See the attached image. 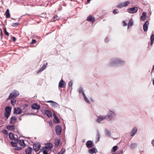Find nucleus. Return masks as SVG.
Masks as SVG:
<instances>
[{
    "label": "nucleus",
    "mask_w": 154,
    "mask_h": 154,
    "mask_svg": "<svg viewBox=\"0 0 154 154\" xmlns=\"http://www.w3.org/2000/svg\"><path fill=\"white\" fill-rule=\"evenodd\" d=\"M19 94V92L17 91L16 90L13 91L12 93L10 94L7 100H8L13 98H15L16 97H17Z\"/></svg>",
    "instance_id": "1"
},
{
    "label": "nucleus",
    "mask_w": 154,
    "mask_h": 154,
    "mask_svg": "<svg viewBox=\"0 0 154 154\" xmlns=\"http://www.w3.org/2000/svg\"><path fill=\"white\" fill-rule=\"evenodd\" d=\"M124 63V62L123 60H120L119 59H116L114 60V61H112L110 64V66H112V64H118L119 65H122Z\"/></svg>",
    "instance_id": "2"
},
{
    "label": "nucleus",
    "mask_w": 154,
    "mask_h": 154,
    "mask_svg": "<svg viewBox=\"0 0 154 154\" xmlns=\"http://www.w3.org/2000/svg\"><path fill=\"white\" fill-rule=\"evenodd\" d=\"M19 144L22 146L21 147H17L13 148V149L15 150L18 151L21 149L22 148L25 147V144L24 142V140H20L18 142Z\"/></svg>",
    "instance_id": "3"
},
{
    "label": "nucleus",
    "mask_w": 154,
    "mask_h": 154,
    "mask_svg": "<svg viewBox=\"0 0 154 154\" xmlns=\"http://www.w3.org/2000/svg\"><path fill=\"white\" fill-rule=\"evenodd\" d=\"M138 10V8L136 7H134L127 9L128 12L130 13L133 14L136 13Z\"/></svg>",
    "instance_id": "4"
},
{
    "label": "nucleus",
    "mask_w": 154,
    "mask_h": 154,
    "mask_svg": "<svg viewBox=\"0 0 154 154\" xmlns=\"http://www.w3.org/2000/svg\"><path fill=\"white\" fill-rule=\"evenodd\" d=\"M52 147V144L50 143H48L45 144V147L43 148V149H45L47 150L48 151L50 150L51 148Z\"/></svg>",
    "instance_id": "5"
},
{
    "label": "nucleus",
    "mask_w": 154,
    "mask_h": 154,
    "mask_svg": "<svg viewBox=\"0 0 154 154\" xmlns=\"http://www.w3.org/2000/svg\"><path fill=\"white\" fill-rule=\"evenodd\" d=\"M61 130L62 128L60 125H58L56 127V132L57 135H60V134Z\"/></svg>",
    "instance_id": "6"
},
{
    "label": "nucleus",
    "mask_w": 154,
    "mask_h": 154,
    "mask_svg": "<svg viewBox=\"0 0 154 154\" xmlns=\"http://www.w3.org/2000/svg\"><path fill=\"white\" fill-rule=\"evenodd\" d=\"M40 147V144L39 143H34L33 145V148L35 151L37 152L38 150Z\"/></svg>",
    "instance_id": "7"
},
{
    "label": "nucleus",
    "mask_w": 154,
    "mask_h": 154,
    "mask_svg": "<svg viewBox=\"0 0 154 154\" xmlns=\"http://www.w3.org/2000/svg\"><path fill=\"white\" fill-rule=\"evenodd\" d=\"M22 112L21 109L19 107H15L14 108V113L18 115Z\"/></svg>",
    "instance_id": "8"
},
{
    "label": "nucleus",
    "mask_w": 154,
    "mask_h": 154,
    "mask_svg": "<svg viewBox=\"0 0 154 154\" xmlns=\"http://www.w3.org/2000/svg\"><path fill=\"white\" fill-rule=\"evenodd\" d=\"M66 84L64 81L61 79L59 83V87L60 88H65L66 87Z\"/></svg>",
    "instance_id": "9"
},
{
    "label": "nucleus",
    "mask_w": 154,
    "mask_h": 154,
    "mask_svg": "<svg viewBox=\"0 0 154 154\" xmlns=\"http://www.w3.org/2000/svg\"><path fill=\"white\" fill-rule=\"evenodd\" d=\"M31 107L33 109L38 110L40 108V106L36 103H34L32 104Z\"/></svg>",
    "instance_id": "10"
},
{
    "label": "nucleus",
    "mask_w": 154,
    "mask_h": 154,
    "mask_svg": "<svg viewBox=\"0 0 154 154\" xmlns=\"http://www.w3.org/2000/svg\"><path fill=\"white\" fill-rule=\"evenodd\" d=\"M106 118L107 117L106 116H98L96 121L97 122L99 123L104 119H106Z\"/></svg>",
    "instance_id": "11"
},
{
    "label": "nucleus",
    "mask_w": 154,
    "mask_h": 154,
    "mask_svg": "<svg viewBox=\"0 0 154 154\" xmlns=\"http://www.w3.org/2000/svg\"><path fill=\"white\" fill-rule=\"evenodd\" d=\"M149 24L148 21H146L145 24L143 25V29L144 32H146L148 30V25Z\"/></svg>",
    "instance_id": "12"
},
{
    "label": "nucleus",
    "mask_w": 154,
    "mask_h": 154,
    "mask_svg": "<svg viewBox=\"0 0 154 154\" xmlns=\"http://www.w3.org/2000/svg\"><path fill=\"white\" fill-rule=\"evenodd\" d=\"M44 111L45 114L48 117L50 118L51 117L52 113L50 111L45 110Z\"/></svg>",
    "instance_id": "13"
},
{
    "label": "nucleus",
    "mask_w": 154,
    "mask_h": 154,
    "mask_svg": "<svg viewBox=\"0 0 154 154\" xmlns=\"http://www.w3.org/2000/svg\"><path fill=\"white\" fill-rule=\"evenodd\" d=\"M137 129L136 127L134 128L130 133L131 136H134L137 133Z\"/></svg>",
    "instance_id": "14"
},
{
    "label": "nucleus",
    "mask_w": 154,
    "mask_h": 154,
    "mask_svg": "<svg viewBox=\"0 0 154 154\" xmlns=\"http://www.w3.org/2000/svg\"><path fill=\"white\" fill-rule=\"evenodd\" d=\"M86 145L88 148H91L93 146V143L91 140H88L86 143Z\"/></svg>",
    "instance_id": "15"
},
{
    "label": "nucleus",
    "mask_w": 154,
    "mask_h": 154,
    "mask_svg": "<svg viewBox=\"0 0 154 154\" xmlns=\"http://www.w3.org/2000/svg\"><path fill=\"white\" fill-rule=\"evenodd\" d=\"M17 120V118L15 116H12L10 119V123L11 124H14L15 123Z\"/></svg>",
    "instance_id": "16"
},
{
    "label": "nucleus",
    "mask_w": 154,
    "mask_h": 154,
    "mask_svg": "<svg viewBox=\"0 0 154 154\" xmlns=\"http://www.w3.org/2000/svg\"><path fill=\"white\" fill-rule=\"evenodd\" d=\"M32 150V148L31 147L29 146L26 149V154H31Z\"/></svg>",
    "instance_id": "17"
},
{
    "label": "nucleus",
    "mask_w": 154,
    "mask_h": 154,
    "mask_svg": "<svg viewBox=\"0 0 154 154\" xmlns=\"http://www.w3.org/2000/svg\"><path fill=\"white\" fill-rule=\"evenodd\" d=\"M97 149L96 148H94L92 149H90L88 150V152L90 154H93L97 152Z\"/></svg>",
    "instance_id": "18"
},
{
    "label": "nucleus",
    "mask_w": 154,
    "mask_h": 154,
    "mask_svg": "<svg viewBox=\"0 0 154 154\" xmlns=\"http://www.w3.org/2000/svg\"><path fill=\"white\" fill-rule=\"evenodd\" d=\"M94 19V17H92L91 16H90L88 17L87 20L89 22L91 21L92 23H93L95 20Z\"/></svg>",
    "instance_id": "19"
},
{
    "label": "nucleus",
    "mask_w": 154,
    "mask_h": 154,
    "mask_svg": "<svg viewBox=\"0 0 154 154\" xmlns=\"http://www.w3.org/2000/svg\"><path fill=\"white\" fill-rule=\"evenodd\" d=\"M146 12H143L142 13V15L140 17V18L141 20L144 21L146 19Z\"/></svg>",
    "instance_id": "20"
},
{
    "label": "nucleus",
    "mask_w": 154,
    "mask_h": 154,
    "mask_svg": "<svg viewBox=\"0 0 154 154\" xmlns=\"http://www.w3.org/2000/svg\"><path fill=\"white\" fill-rule=\"evenodd\" d=\"M15 126L14 125H8L7 126L6 128L7 129L10 131H12L14 129Z\"/></svg>",
    "instance_id": "21"
},
{
    "label": "nucleus",
    "mask_w": 154,
    "mask_h": 154,
    "mask_svg": "<svg viewBox=\"0 0 154 154\" xmlns=\"http://www.w3.org/2000/svg\"><path fill=\"white\" fill-rule=\"evenodd\" d=\"M130 148L131 149H133L137 147V144L136 143H133L130 144L129 146Z\"/></svg>",
    "instance_id": "22"
},
{
    "label": "nucleus",
    "mask_w": 154,
    "mask_h": 154,
    "mask_svg": "<svg viewBox=\"0 0 154 154\" xmlns=\"http://www.w3.org/2000/svg\"><path fill=\"white\" fill-rule=\"evenodd\" d=\"M11 108L10 106H7L5 108L6 112L11 113Z\"/></svg>",
    "instance_id": "23"
},
{
    "label": "nucleus",
    "mask_w": 154,
    "mask_h": 154,
    "mask_svg": "<svg viewBox=\"0 0 154 154\" xmlns=\"http://www.w3.org/2000/svg\"><path fill=\"white\" fill-rule=\"evenodd\" d=\"M5 14L7 18H9L10 17V14L9 12V11L8 9H7L6 10L5 12Z\"/></svg>",
    "instance_id": "24"
},
{
    "label": "nucleus",
    "mask_w": 154,
    "mask_h": 154,
    "mask_svg": "<svg viewBox=\"0 0 154 154\" xmlns=\"http://www.w3.org/2000/svg\"><path fill=\"white\" fill-rule=\"evenodd\" d=\"M60 19V17L57 15L54 16L53 19H52L53 21H55L56 20H59Z\"/></svg>",
    "instance_id": "25"
},
{
    "label": "nucleus",
    "mask_w": 154,
    "mask_h": 154,
    "mask_svg": "<svg viewBox=\"0 0 154 154\" xmlns=\"http://www.w3.org/2000/svg\"><path fill=\"white\" fill-rule=\"evenodd\" d=\"M151 42L150 45H152L154 41V35L152 34L150 37Z\"/></svg>",
    "instance_id": "26"
},
{
    "label": "nucleus",
    "mask_w": 154,
    "mask_h": 154,
    "mask_svg": "<svg viewBox=\"0 0 154 154\" xmlns=\"http://www.w3.org/2000/svg\"><path fill=\"white\" fill-rule=\"evenodd\" d=\"M51 106L53 107H56V108L59 107V104L57 103L56 102H54H54H53L52 103Z\"/></svg>",
    "instance_id": "27"
},
{
    "label": "nucleus",
    "mask_w": 154,
    "mask_h": 154,
    "mask_svg": "<svg viewBox=\"0 0 154 154\" xmlns=\"http://www.w3.org/2000/svg\"><path fill=\"white\" fill-rule=\"evenodd\" d=\"M3 28L4 33L5 35L7 36H8L9 35V33L7 32L6 27L5 26Z\"/></svg>",
    "instance_id": "28"
},
{
    "label": "nucleus",
    "mask_w": 154,
    "mask_h": 154,
    "mask_svg": "<svg viewBox=\"0 0 154 154\" xmlns=\"http://www.w3.org/2000/svg\"><path fill=\"white\" fill-rule=\"evenodd\" d=\"M9 138L11 140H13L14 139V135L12 133L10 132L9 134Z\"/></svg>",
    "instance_id": "29"
},
{
    "label": "nucleus",
    "mask_w": 154,
    "mask_h": 154,
    "mask_svg": "<svg viewBox=\"0 0 154 154\" xmlns=\"http://www.w3.org/2000/svg\"><path fill=\"white\" fill-rule=\"evenodd\" d=\"M12 99H11V103L12 105L14 106L16 103V100L15 99V98H13Z\"/></svg>",
    "instance_id": "30"
},
{
    "label": "nucleus",
    "mask_w": 154,
    "mask_h": 154,
    "mask_svg": "<svg viewBox=\"0 0 154 154\" xmlns=\"http://www.w3.org/2000/svg\"><path fill=\"white\" fill-rule=\"evenodd\" d=\"M11 144L13 147H15V148L17 147V143L11 141Z\"/></svg>",
    "instance_id": "31"
},
{
    "label": "nucleus",
    "mask_w": 154,
    "mask_h": 154,
    "mask_svg": "<svg viewBox=\"0 0 154 154\" xmlns=\"http://www.w3.org/2000/svg\"><path fill=\"white\" fill-rule=\"evenodd\" d=\"M130 3V2L129 1H127L123 3L124 7L127 6Z\"/></svg>",
    "instance_id": "32"
},
{
    "label": "nucleus",
    "mask_w": 154,
    "mask_h": 154,
    "mask_svg": "<svg viewBox=\"0 0 154 154\" xmlns=\"http://www.w3.org/2000/svg\"><path fill=\"white\" fill-rule=\"evenodd\" d=\"M60 143V140L59 139H57L55 140V145L56 146H58Z\"/></svg>",
    "instance_id": "33"
},
{
    "label": "nucleus",
    "mask_w": 154,
    "mask_h": 154,
    "mask_svg": "<svg viewBox=\"0 0 154 154\" xmlns=\"http://www.w3.org/2000/svg\"><path fill=\"white\" fill-rule=\"evenodd\" d=\"M48 65V63H45L44 64L43 66L41 67V69H42V70H43Z\"/></svg>",
    "instance_id": "34"
},
{
    "label": "nucleus",
    "mask_w": 154,
    "mask_h": 154,
    "mask_svg": "<svg viewBox=\"0 0 154 154\" xmlns=\"http://www.w3.org/2000/svg\"><path fill=\"white\" fill-rule=\"evenodd\" d=\"M84 98L85 100L88 103H90V101L86 97L85 94L83 95Z\"/></svg>",
    "instance_id": "35"
},
{
    "label": "nucleus",
    "mask_w": 154,
    "mask_h": 154,
    "mask_svg": "<svg viewBox=\"0 0 154 154\" xmlns=\"http://www.w3.org/2000/svg\"><path fill=\"white\" fill-rule=\"evenodd\" d=\"M117 7L119 8H121L124 7L123 3H121L117 6Z\"/></svg>",
    "instance_id": "36"
},
{
    "label": "nucleus",
    "mask_w": 154,
    "mask_h": 154,
    "mask_svg": "<svg viewBox=\"0 0 154 154\" xmlns=\"http://www.w3.org/2000/svg\"><path fill=\"white\" fill-rule=\"evenodd\" d=\"M118 146H114L112 148V152H115L118 149Z\"/></svg>",
    "instance_id": "37"
},
{
    "label": "nucleus",
    "mask_w": 154,
    "mask_h": 154,
    "mask_svg": "<svg viewBox=\"0 0 154 154\" xmlns=\"http://www.w3.org/2000/svg\"><path fill=\"white\" fill-rule=\"evenodd\" d=\"M133 25V22L131 21H130L128 23V27L129 28V27Z\"/></svg>",
    "instance_id": "38"
},
{
    "label": "nucleus",
    "mask_w": 154,
    "mask_h": 154,
    "mask_svg": "<svg viewBox=\"0 0 154 154\" xmlns=\"http://www.w3.org/2000/svg\"><path fill=\"white\" fill-rule=\"evenodd\" d=\"M10 115V113L5 112V116L8 119Z\"/></svg>",
    "instance_id": "39"
},
{
    "label": "nucleus",
    "mask_w": 154,
    "mask_h": 154,
    "mask_svg": "<svg viewBox=\"0 0 154 154\" xmlns=\"http://www.w3.org/2000/svg\"><path fill=\"white\" fill-rule=\"evenodd\" d=\"M79 93H81L82 94L83 96L84 95H85L84 92H83L82 89L81 87L79 89Z\"/></svg>",
    "instance_id": "40"
},
{
    "label": "nucleus",
    "mask_w": 154,
    "mask_h": 154,
    "mask_svg": "<svg viewBox=\"0 0 154 154\" xmlns=\"http://www.w3.org/2000/svg\"><path fill=\"white\" fill-rule=\"evenodd\" d=\"M105 132L106 133V134L109 136V137H110V132L108 130H105Z\"/></svg>",
    "instance_id": "41"
},
{
    "label": "nucleus",
    "mask_w": 154,
    "mask_h": 154,
    "mask_svg": "<svg viewBox=\"0 0 154 154\" xmlns=\"http://www.w3.org/2000/svg\"><path fill=\"white\" fill-rule=\"evenodd\" d=\"M19 25V23H13L12 26L14 27H16L18 26Z\"/></svg>",
    "instance_id": "42"
},
{
    "label": "nucleus",
    "mask_w": 154,
    "mask_h": 154,
    "mask_svg": "<svg viewBox=\"0 0 154 154\" xmlns=\"http://www.w3.org/2000/svg\"><path fill=\"white\" fill-rule=\"evenodd\" d=\"M100 137V134L99 133L98 131H97V140H98Z\"/></svg>",
    "instance_id": "43"
},
{
    "label": "nucleus",
    "mask_w": 154,
    "mask_h": 154,
    "mask_svg": "<svg viewBox=\"0 0 154 154\" xmlns=\"http://www.w3.org/2000/svg\"><path fill=\"white\" fill-rule=\"evenodd\" d=\"M112 113H111V114H110V115L107 116V117L108 119L109 120H111V118L112 117Z\"/></svg>",
    "instance_id": "44"
},
{
    "label": "nucleus",
    "mask_w": 154,
    "mask_h": 154,
    "mask_svg": "<svg viewBox=\"0 0 154 154\" xmlns=\"http://www.w3.org/2000/svg\"><path fill=\"white\" fill-rule=\"evenodd\" d=\"M43 149V154H48L47 150L45 149Z\"/></svg>",
    "instance_id": "45"
},
{
    "label": "nucleus",
    "mask_w": 154,
    "mask_h": 154,
    "mask_svg": "<svg viewBox=\"0 0 154 154\" xmlns=\"http://www.w3.org/2000/svg\"><path fill=\"white\" fill-rule=\"evenodd\" d=\"M36 41L35 39H33L32 40V42H31V44H35L36 43Z\"/></svg>",
    "instance_id": "46"
},
{
    "label": "nucleus",
    "mask_w": 154,
    "mask_h": 154,
    "mask_svg": "<svg viewBox=\"0 0 154 154\" xmlns=\"http://www.w3.org/2000/svg\"><path fill=\"white\" fill-rule=\"evenodd\" d=\"M2 132L5 134H7V131L5 129L4 130L2 131Z\"/></svg>",
    "instance_id": "47"
},
{
    "label": "nucleus",
    "mask_w": 154,
    "mask_h": 154,
    "mask_svg": "<svg viewBox=\"0 0 154 154\" xmlns=\"http://www.w3.org/2000/svg\"><path fill=\"white\" fill-rule=\"evenodd\" d=\"M72 83L71 81H70V82H69V86L70 87H71V86H72Z\"/></svg>",
    "instance_id": "48"
},
{
    "label": "nucleus",
    "mask_w": 154,
    "mask_h": 154,
    "mask_svg": "<svg viewBox=\"0 0 154 154\" xmlns=\"http://www.w3.org/2000/svg\"><path fill=\"white\" fill-rule=\"evenodd\" d=\"M42 71H43V70H42V69L40 68L39 69L38 71L37 72V73L38 74V73H39V72H41Z\"/></svg>",
    "instance_id": "49"
},
{
    "label": "nucleus",
    "mask_w": 154,
    "mask_h": 154,
    "mask_svg": "<svg viewBox=\"0 0 154 154\" xmlns=\"http://www.w3.org/2000/svg\"><path fill=\"white\" fill-rule=\"evenodd\" d=\"M12 39L14 42H15L16 41V38L14 37H12Z\"/></svg>",
    "instance_id": "50"
},
{
    "label": "nucleus",
    "mask_w": 154,
    "mask_h": 154,
    "mask_svg": "<svg viewBox=\"0 0 154 154\" xmlns=\"http://www.w3.org/2000/svg\"><path fill=\"white\" fill-rule=\"evenodd\" d=\"M55 119H56L57 120V122L59 123V120L57 118V117L55 116Z\"/></svg>",
    "instance_id": "51"
},
{
    "label": "nucleus",
    "mask_w": 154,
    "mask_h": 154,
    "mask_svg": "<svg viewBox=\"0 0 154 154\" xmlns=\"http://www.w3.org/2000/svg\"><path fill=\"white\" fill-rule=\"evenodd\" d=\"M113 13L114 14H116L118 13V12L116 11V10H115L113 11Z\"/></svg>",
    "instance_id": "52"
},
{
    "label": "nucleus",
    "mask_w": 154,
    "mask_h": 154,
    "mask_svg": "<svg viewBox=\"0 0 154 154\" xmlns=\"http://www.w3.org/2000/svg\"><path fill=\"white\" fill-rule=\"evenodd\" d=\"M151 143L153 146H154V139L152 141Z\"/></svg>",
    "instance_id": "53"
},
{
    "label": "nucleus",
    "mask_w": 154,
    "mask_h": 154,
    "mask_svg": "<svg viewBox=\"0 0 154 154\" xmlns=\"http://www.w3.org/2000/svg\"><path fill=\"white\" fill-rule=\"evenodd\" d=\"M105 42H106L108 41V38H106L105 39Z\"/></svg>",
    "instance_id": "54"
},
{
    "label": "nucleus",
    "mask_w": 154,
    "mask_h": 154,
    "mask_svg": "<svg viewBox=\"0 0 154 154\" xmlns=\"http://www.w3.org/2000/svg\"><path fill=\"white\" fill-rule=\"evenodd\" d=\"M54 101H52V100H49L47 102V103H52L54 102Z\"/></svg>",
    "instance_id": "55"
},
{
    "label": "nucleus",
    "mask_w": 154,
    "mask_h": 154,
    "mask_svg": "<svg viewBox=\"0 0 154 154\" xmlns=\"http://www.w3.org/2000/svg\"><path fill=\"white\" fill-rule=\"evenodd\" d=\"M152 72H154V65L153 66L152 69V70L151 71Z\"/></svg>",
    "instance_id": "56"
},
{
    "label": "nucleus",
    "mask_w": 154,
    "mask_h": 154,
    "mask_svg": "<svg viewBox=\"0 0 154 154\" xmlns=\"http://www.w3.org/2000/svg\"><path fill=\"white\" fill-rule=\"evenodd\" d=\"M64 152H65V151L62 152V153H60V152L58 153V154H63Z\"/></svg>",
    "instance_id": "57"
},
{
    "label": "nucleus",
    "mask_w": 154,
    "mask_h": 154,
    "mask_svg": "<svg viewBox=\"0 0 154 154\" xmlns=\"http://www.w3.org/2000/svg\"><path fill=\"white\" fill-rule=\"evenodd\" d=\"M124 25V26H126L127 25V24L125 23V21H124L123 22Z\"/></svg>",
    "instance_id": "58"
},
{
    "label": "nucleus",
    "mask_w": 154,
    "mask_h": 154,
    "mask_svg": "<svg viewBox=\"0 0 154 154\" xmlns=\"http://www.w3.org/2000/svg\"><path fill=\"white\" fill-rule=\"evenodd\" d=\"M28 106V105L27 104H25L24 106L25 107H26Z\"/></svg>",
    "instance_id": "59"
},
{
    "label": "nucleus",
    "mask_w": 154,
    "mask_h": 154,
    "mask_svg": "<svg viewBox=\"0 0 154 154\" xmlns=\"http://www.w3.org/2000/svg\"><path fill=\"white\" fill-rule=\"evenodd\" d=\"M19 120H20V121H21V118L20 117L19 118Z\"/></svg>",
    "instance_id": "60"
},
{
    "label": "nucleus",
    "mask_w": 154,
    "mask_h": 154,
    "mask_svg": "<svg viewBox=\"0 0 154 154\" xmlns=\"http://www.w3.org/2000/svg\"><path fill=\"white\" fill-rule=\"evenodd\" d=\"M2 31H1V32H0V35H2Z\"/></svg>",
    "instance_id": "61"
},
{
    "label": "nucleus",
    "mask_w": 154,
    "mask_h": 154,
    "mask_svg": "<svg viewBox=\"0 0 154 154\" xmlns=\"http://www.w3.org/2000/svg\"><path fill=\"white\" fill-rule=\"evenodd\" d=\"M152 82H153V85H154V79H153V80H152Z\"/></svg>",
    "instance_id": "62"
},
{
    "label": "nucleus",
    "mask_w": 154,
    "mask_h": 154,
    "mask_svg": "<svg viewBox=\"0 0 154 154\" xmlns=\"http://www.w3.org/2000/svg\"><path fill=\"white\" fill-rule=\"evenodd\" d=\"M49 124L51 125V124H52L51 122H49Z\"/></svg>",
    "instance_id": "63"
},
{
    "label": "nucleus",
    "mask_w": 154,
    "mask_h": 154,
    "mask_svg": "<svg viewBox=\"0 0 154 154\" xmlns=\"http://www.w3.org/2000/svg\"><path fill=\"white\" fill-rule=\"evenodd\" d=\"M82 142H85V140H82Z\"/></svg>",
    "instance_id": "64"
}]
</instances>
